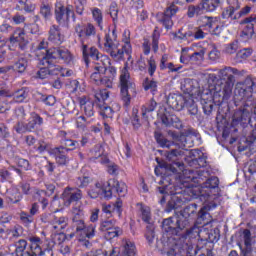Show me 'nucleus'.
Wrapping results in <instances>:
<instances>
[{"mask_svg": "<svg viewBox=\"0 0 256 256\" xmlns=\"http://www.w3.org/2000/svg\"><path fill=\"white\" fill-rule=\"evenodd\" d=\"M34 220L35 218L32 217L31 214L24 211L20 212V222H22L24 226L29 227Z\"/></svg>", "mask_w": 256, "mask_h": 256, "instance_id": "e2e57ef3", "label": "nucleus"}, {"mask_svg": "<svg viewBox=\"0 0 256 256\" xmlns=\"http://www.w3.org/2000/svg\"><path fill=\"white\" fill-rule=\"evenodd\" d=\"M137 207H139V211L141 213L142 220L145 223L150 224V221L152 219L150 207L146 206V204H143L142 202H138Z\"/></svg>", "mask_w": 256, "mask_h": 256, "instance_id": "f704fd0d", "label": "nucleus"}, {"mask_svg": "<svg viewBox=\"0 0 256 256\" xmlns=\"http://www.w3.org/2000/svg\"><path fill=\"white\" fill-rule=\"evenodd\" d=\"M191 48L189 47H184L181 50V55H180V63L181 64H189L191 62Z\"/></svg>", "mask_w": 256, "mask_h": 256, "instance_id": "680f3d73", "label": "nucleus"}, {"mask_svg": "<svg viewBox=\"0 0 256 256\" xmlns=\"http://www.w3.org/2000/svg\"><path fill=\"white\" fill-rule=\"evenodd\" d=\"M154 139H156V143L162 148H170L173 145V142L168 141L160 131H154Z\"/></svg>", "mask_w": 256, "mask_h": 256, "instance_id": "79ce46f5", "label": "nucleus"}, {"mask_svg": "<svg viewBox=\"0 0 256 256\" xmlns=\"http://www.w3.org/2000/svg\"><path fill=\"white\" fill-rule=\"evenodd\" d=\"M255 86V82L251 79H246L243 86L240 88L235 89L234 91V105L238 107L240 103L243 105V108H239L238 112L236 113L237 122L245 123L251 122V113L249 105L246 103L247 99L253 94V87Z\"/></svg>", "mask_w": 256, "mask_h": 256, "instance_id": "0eeeda50", "label": "nucleus"}, {"mask_svg": "<svg viewBox=\"0 0 256 256\" xmlns=\"http://www.w3.org/2000/svg\"><path fill=\"white\" fill-rule=\"evenodd\" d=\"M67 88L69 89V91L71 93H76L77 91H82L81 90V84L78 80H72L69 82V84L67 85Z\"/></svg>", "mask_w": 256, "mask_h": 256, "instance_id": "774afa93", "label": "nucleus"}, {"mask_svg": "<svg viewBox=\"0 0 256 256\" xmlns=\"http://www.w3.org/2000/svg\"><path fill=\"white\" fill-rule=\"evenodd\" d=\"M29 92V89L26 87L14 92L13 99L15 103H24V101L29 97Z\"/></svg>", "mask_w": 256, "mask_h": 256, "instance_id": "a19ab883", "label": "nucleus"}, {"mask_svg": "<svg viewBox=\"0 0 256 256\" xmlns=\"http://www.w3.org/2000/svg\"><path fill=\"white\" fill-rule=\"evenodd\" d=\"M81 51L86 67H89L91 60L95 63L111 64V60L108 55L102 54L98 48L94 46L89 47V43L81 44Z\"/></svg>", "mask_w": 256, "mask_h": 256, "instance_id": "f8f14e48", "label": "nucleus"}, {"mask_svg": "<svg viewBox=\"0 0 256 256\" xmlns=\"http://www.w3.org/2000/svg\"><path fill=\"white\" fill-rule=\"evenodd\" d=\"M63 200L66 205L78 203L83 198V192L77 187H66L62 193Z\"/></svg>", "mask_w": 256, "mask_h": 256, "instance_id": "aec40b11", "label": "nucleus"}, {"mask_svg": "<svg viewBox=\"0 0 256 256\" xmlns=\"http://www.w3.org/2000/svg\"><path fill=\"white\" fill-rule=\"evenodd\" d=\"M120 235H123V230L121 229V227L116 226L104 232V239H106V241H112L113 239L120 237Z\"/></svg>", "mask_w": 256, "mask_h": 256, "instance_id": "49530a36", "label": "nucleus"}, {"mask_svg": "<svg viewBox=\"0 0 256 256\" xmlns=\"http://www.w3.org/2000/svg\"><path fill=\"white\" fill-rule=\"evenodd\" d=\"M29 59L26 56H20L18 60L14 63V69L20 73L23 74L28 67Z\"/></svg>", "mask_w": 256, "mask_h": 256, "instance_id": "4c0bfd02", "label": "nucleus"}, {"mask_svg": "<svg viewBox=\"0 0 256 256\" xmlns=\"http://www.w3.org/2000/svg\"><path fill=\"white\" fill-rule=\"evenodd\" d=\"M199 28L211 33V35H220L223 28L220 26L218 17L203 16L198 20Z\"/></svg>", "mask_w": 256, "mask_h": 256, "instance_id": "a211bd4d", "label": "nucleus"}, {"mask_svg": "<svg viewBox=\"0 0 256 256\" xmlns=\"http://www.w3.org/2000/svg\"><path fill=\"white\" fill-rule=\"evenodd\" d=\"M130 30L129 29H125L123 34H122V43H124V45L122 46L121 50L123 51V57H125L126 55H131L132 54V45L130 42Z\"/></svg>", "mask_w": 256, "mask_h": 256, "instance_id": "c756f323", "label": "nucleus"}, {"mask_svg": "<svg viewBox=\"0 0 256 256\" xmlns=\"http://www.w3.org/2000/svg\"><path fill=\"white\" fill-rule=\"evenodd\" d=\"M228 6L222 11V19L238 20L251 13V7L245 6L241 9L239 0H227Z\"/></svg>", "mask_w": 256, "mask_h": 256, "instance_id": "9b49d317", "label": "nucleus"}, {"mask_svg": "<svg viewBox=\"0 0 256 256\" xmlns=\"http://www.w3.org/2000/svg\"><path fill=\"white\" fill-rule=\"evenodd\" d=\"M99 115L103 119H112L114 117V110L112 107L105 104H98Z\"/></svg>", "mask_w": 256, "mask_h": 256, "instance_id": "58836bf2", "label": "nucleus"}, {"mask_svg": "<svg viewBox=\"0 0 256 256\" xmlns=\"http://www.w3.org/2000/svg\"><path fill=\"white\" fill-rule=\"evenodd\" d=\"M44 124V118L37 112H31L24 128L27 132H35Z\"/></svg>", "mask_w": 256, "mask_h": 256, "instance_id": "4be33fe9", "label": "nucleus"}, {"mask_svg": "<svg viewBox=\"0 0 256 256\" xmlns=\"http://www.w3.org/2000/svg\"><path fill=\"white\" fill-rule=\"evenodd\" d=\"M157 70V64H156V60L154 59L153 56H151L148 59V73L151 77L154 76L155 72Z\"/></svg>", "mask_w": 256, "mask_h": 256, "instance_id": "338daca9", "label": "nucleus"}, {"mask_svg": "<svg viewBox=\"0 0 256 256\" xmlns=\"http://www.w3.org/2000/svg\"><path fill=\"white\" fill-rule=\"evenodd\" d=\"M93 182V179L90 176L81 175L75 179V184L78 187L77 189L88 188L89 185Z\"/></svg>", "mask_w": 256, "mask_h": 256, "instance_id": "de8ad7c7", "label": "nucleus"}, {"mask_svg": "<svg viewBox=\"0 0 256 256\" xmlns=\"http://www.w3.org/2000/svg\"><path fill=\"white\" fill-rule=\"evenodd\" d=\"M73 62V55L68 49L61 47H52L45 50V54L42 56L41 64L49 67V74L51 76H61L62 68L61 65L55 63H63L70 65Z\"/></svg>", "mask_w": 256, "mask_h": 256, "instance_id": "20e7f679", "label": "nucleus"}, {"mask_svg": "<svg viewBox=\"0 0 256 256\" xmlns=\"http://www.w3.org/2000/svg\"><path fill=\"white\" fill-rule=\"evenodd\" d=\"M142 86L145 91H150L153 96L158 93V82L153 79L145 78Z\"/></svg>", "mask_w": 256, "mask_h": 256, "instance_id": "e433bc0d", "label": "nucleus"}, {"mask_svg": "<svg viewBox=\"0 0 256 256\" xmlns=\"http://www.w3.org/2000/svg\"><path fill=\"white\" fill-rule=\"evenodd\" d=\"M196 204H189L176 217H169L162 221V230L168 235H179L180 231L189 227L196 216Z\"/></svg>", "mask_w": 256, "mask_h": 256, "instance_id": "39448f33", "label": "nucleus"}, {"mask_svg": "<svg viewBox=\"0 0 256 256\" xmlns=\"http://www.w3.org/2000/svg\"><path fill=\"white\" fill-rule=\"evenodd\" d=\"M179 12V7L175 4H170L164 12L156 14V21L161 24L166 30H171L174 26L173 17Z\"/></svg>", "mask_w": 256, "mask_h": 256, "instance_id": "f3484780", "label": "nucleus"}, {"mask_svg": "<svg viewBox=\"0 0 256 256\" xmlns=\"http://www.w3.org/2000/svg\"><path fill=\"white\" fill-rule=\"evenodd\" d=\"M95 189L102 190L103 196L106 200L112 199L113 196H125L127 186L124 182H120L115 178H111L105 183L95 182Z\"/></svg>", "mask_w": 256, "mask_h": 256, "instance_id": "9d476101", "label": "nucleus"}, {"mask_svg": "<svg viewBox=\"0 0 256 256\" xmlns=\"http://www.w3.org/2000/svg\"><path fill=\"white\" fill-rule=\"evenodd\" d=\"M245 249H242L243 256H253V248L251 247V230L244 229L242 232Z\"/></svg>", "mask_w": 256, "mask_h": 256, "instance_id": "cd10ccee", "label": "nucleus"}, {"mask_svg": "<svg viewBox=\"0 0 256 256\" xmlns=\"http://www.w3.org/2000/svg\"><path fill=\"white\" fill-rule=\"evenodd\" d=\"M103 49L114 61L120 62L123 60V49L120 48L116 27H114L112 31L108 30L105 34Z\"/></svg>", "mask_w": 256, "mask_h": 256, "instance_id": "6e6552de", "label": "nucleus"}, {"mask_svg": "<svg viewBox=\"0 0 256 256\" xmlns=\"http://www.w3.org/2000/svg\"><path fill=\"white\" fill-rule=\"evenodd\" d=\"M174 165L182 172V174L179 175V182L184 188L194 187L191 183H194L195 187H200V189L219 188V178L216 176H212L203 182L204 178H207L209 175L208 171L199 170L195 172L192 169H185V164L181 162H176Z\"/></svg>", "mask_w": 256, "mask_h": 256, "instance_id": "f257e3e1", "label": "nucleus"}, {"mask_svg": "<svg viewBox=\"0 0 256 256\" xmlns=\"http://www.w3.org/2000/svg\"><path fill=\"white\" fill-rule=\"evenodd\" d=\"M117 227V220L115 219H108V220H102L100 222V231L106 233L109 230L114 229Z\"/></svg>", "mask_w": 256, "mask_h": 256, "instance_id": "3c124183", "label": "nucleus"}, {"mask_svg": "<svg viewBox=\"0 0 256 256\" xmlns=\"http://www.w3.org/2000/svg\"><path fill=\"white\" fill-rule=\"evenodd\" d=\"M120 82V98L123 103L124 108H128L131 103V96L128 90L134 89L135 84L130 81V74L127 66H124L121 70V75L119 78Z\"/></svg>", "mask_w": 256, "mask_h": 256, "instance_id": "4468645a", "label": "nucleus"}, {"mask_svg": "<svg viewBox=\"0 0 256 256\" xmlns=\"http://www.w3.org/2000/svg\"><path fill=\"white\" fill-rule=\"evenodd\" d=\"M109 65H111V63L95 62V66L93 68L94 71L92 75H90V80L99 86L103 79L102 75L106 74Z\"/></svg>", "mask_w": 256, "mask_h": 256, "instance_id": "5701e85b", "label": "nucleus"}, {"mask_svg": "<svg viewBox=\"0 0 256 256\" xmlns=\"http://www.w3.org/2000/svg\"><path fill=\"white\" fill-rule=\"evenodd\" d=\"M159 185L156 188L158 191V203L160 205H165L167 201V196H171L170 200H168L165 208V212L170 213L175 209H178L185 202V197L183 196V191H178L176 185L172 184V179L170 176H166L162 178L159 182Z\"/></svg>", "mask_w": 256, "mask_h": 256, "instance_id": "f03ea898", "label": "nucleus"}, {"mask_svg": "<svg viewBox=\"0 0 256 256\" xmlns=\"http://www.w3.org/2000/svg\"><path fill=\"white\" fill-rule=\"evenodd\" d=\"M109 14L112 18L114 26H117V23L119 21V9L117 2H111L109 7Z\"/></svg>", "mask_w": 256, "mask_h": 256, "instance_id": "603ef678", "label": "nucleus"}, {"mask_svg": "<svg viewBox=\"0 0 256 256\" xmlns=\"http://www.w3.org/2000/svg\"><path fill=\"white\" fill-rule=\"evenodd\" d=\"M239 74V70L237 68H231L230 66L226 68H222L219 70L218 77H220V82H218L214 86H210L211 88L220 87V93L225 95V98H230L232 95V90L234 86L235 77L234 75Z\"/></svg>", "mask_w": 256, "mask_h": 256, "instance_id": "1a4fd4ad", "label": "nucleus"}, {"mask_svg": "<svg viewBox=\"0 0 256 256\" xmlns=\"http://www.w3.org/2000/svg\"><path fill=\"white\" fill-rule=\"evenodd\" d=\"M221 92V88H210L201 95V103L205 115L210 116L214 108L218 109V115H227L230 112L229 99Z\"/></svg>", "mask_w": 256, "mask_h": 256, "instance_id": "7ed1b4c3", "label": "nucleus"}, {"mask_svg": "<svg viewBox=\"0 0 256 256\" xmlns=\"http://www.w3.org/2000/svg\"><path fill=\"white\" fill-rule=\"evenodd\" d=\"M69 149L65 147H57L53 149V154L56 160V163L59 166H68L70 163V158L68 156Z\"/></svg>", "mask_w": 256, "mask_h": 256, "instance_id": "b1692460", "label": "nucleus"}, {"mask_svg": "<svg viewBox=\"0 0 256 256\" xmlns=\"http://www.w3.org/2000/svg\"><path fill=\"white\" fill-rule=\"evenodd\" d=\"M208 211L209 209L206 206L199 211L197 215L198 217L197 219L199 223H203L204 225H207L212 222V216L208 213Z\"/></svg>", "mask_w": 256, "mask_h": 256, "instance_id": "37998d69", "label": "nucleus"}, {"mask_svg": "<svg viewBox=\"0 0 256 256\" xmlns=\"http://www.w3.org/2000/svg\"><path fill=\"white\" fill-rule=\"evenodd\" d=\"M123 202L121 200H117L114 204H102V213L106 214L108 217H112L116 212L119 217H121V213L123 212Z\"/></svg>", "mask_w": 256, "mask_h": 256, "instance_id": "a878e982", "label": "nucleus"}, {"mask_svg": "<svg viewBox=\"0 0 256 256\" xmlns=\"http://www.w3.org/2000/svg\"><path fill=\"white\" fill-rule=\"evenodd\" d=\"M208 237L206 238V241L211 244L218 243L220 239V233L218 229H212L207 233Z\"/></svg>", "mask_w": 256, "mask_h": 256, "instance_id": "bf43d9fd", "label": "nucleus"}, {"mask_svg": "<svg viewBox=\"0 0 256 256\" xmlns=\"http://www.w3.org/2000/svg\"><path fill=\"white\" fill-rule=\"evenodd\" d=\"M27 246L28 242L25 239H20L15 244V251L11 253V256H27Z\"/></svg>", "mask_w": 256, "mask_h": 256, "instance_id": "72a5a7b5", "label": "nucleus"}, {"mask_svg": "<svg viewBox=\"0 0 256 256\" xmlns=\"http://www.w3.org/2000/svg\"><path fill=\"white\" fill-rule=\"evenodd\" d=\"M110 97V91L107 89H100L98 91H95L94 98L97 102V105H103L105 104V101L108 100Z\"/></svg>", "mask_w": 256, "mask_h": 256, "instance_id": "ea45409f", "label": "nucleus"}, {"mask_svg": "<svg viewBox=\"0 0 256 256\" xmlns=\"http://www.w3.org/2000/svg\"><path fill=\"white\" fill-rule=\"evenodd\" d=\"M122 255H124V256H135L136 255L135 244L131 241H126V243L124 245Z\"/></svg>", "mask_w": 256, "mask_h": 256, "instance_id": "6e6d98bb", "label": "nucleus"}, {"mask_svg": "<svg viewBox=\"0 0 256 256\" xmlns=\"http://www.w3.org/2000/svg\"><path fill=\"white\" fill-rule=\"evenodd\" d=\"M104 149L100 144L95 145L92 150H90V161H95L96 159H99L98 162L101 164H109L110 159L106 156H103Z\"/></svg>", "mask_w": 256, "mask_h": 256, "instance_id": "bb28decb", "label": "nucleus"}, {"mask_svg": "<svg viewBox=\"0 0 256 256\" xmlns=\"http://www.w3.org/2000/svg\"><path fill=\"white\" fill-rule=\"evenodd\" d=\"M242 24H246L245 28L242 30V35L244 37H253V35H255V26L253 23L245 22V20H243Z\"/></svg>", "mask_w": 256, "mask_h": 256, "instance_id": "4d7b16f0", "label": "nucleus"}, {"mask_svg": "<svg viewBox=\"0 0 256 256\" xmlns=\"http://www.w3.org/2000/svg\"><path fill=\"white\" fill-rule=\"evenodd\" d=\"M202 231L199 227L193 226L190 229H187L185 232V237L188 239H196V237H200Z\"/></svg>", "mask_w": 256, "mask_h": 256, "instance_id": "0e129e2a", "label": "nucleus"}, {"mask_svg": "<svg viewBox=\"0 0 256 256\" xmlns=\"http://www.w3.org/2000/svg\"><path fill=\"white\" fill-rule=\"evenodd\" d=\"M10 43L12 46L18 47L20 52H26L28 50L29 40L24 28H16L10 37Z\"/></svg>", "mask_w": 256, "mask_h": 256, "instance_id": "6ab92c4d", "label": "nucleus"}, {"mask_svg": "<svg viewBox=\"0 0 256 256\" xmlns=\"http://www.w3.org/2000/svg\"><path fill=\"white\" fill-rule=\"evenodd\" d=\"M138 114H139V110L137 108H133L130 121L135 131H138L142 127V123Z\"/></svg>", "mask_w": 256, "mask_h": 256, "instance_id": "8fccbe9b", "label": "nucleus"}, {"mask_svg": "<svg viewBox=\"0 0 256 256\" xmlns=\"http://www.w3.org/2000/svg\"><path fill=\"white\" fill-rule=\"evenodd\" d=\"M92 19L100 31L104 30V16L102 10L99 8L92 9Z\"/></svg>", "mask_w": 256, "mask_h": 256, "instance_id": "2f4dec72", "label": "nucleus"}, {"mask_svg": "<svg viewBox=\"0 0 256 256\" xmlns=\"http://www.w3.org/2000/svg\"><path fill=\"white\" fill-rule=\"evenodd\" d=\"M62 144L65 145L64 148H67L69 150V152L80 146L78 141H73L69 138H64Z\"/></svg>", "mask_w": 256, "mask_h": 256, "instance_id": "69168bd1", "label": "nucleus"}, {"mask_svg": "<svg viewBox=\"0 0 256 256\" xmlns=\"http://www.w3.org/2000/svg\"><path fill=\"white\" fill-rule=\"evenodd\" d=\"M160 120L166 127H177V124L180 123V119L176 115H167L165 113L160 115Z\"/></svg>", "mask_w": 256, "mask_h": 256, "instance_id": "473e14b6", "label": "nucleus"}, {"mask_svg": "<svg viewBox=\"0 0 256 256\" xmlns=\"http://www.w3.org/2000/svg\"><path fill=\"white\" fill-rule=\"evenodd\" d=\"M79 105L81 112L86 116V118H92L95 114L94 102L88 99L86 96L79 98Z\"/></svg>", "mask_w": 256, "mask_h": 256, "instance_id": "393cba45", "label": "nucleus"}, {"mask_svg": "<svg viewBox=\"0 0 256 256\" xmlns=\"http://www.w3.org/2000/svg\"><path fill=\"white\" fill-rule=\"evenodd\" d=\"M72 227L74 232L70 237H76L79 245L84 249H91L93 244L90 239H94L96 235V226L93 224L87 225L83 213L79 211L72 219Z\"/></svg>", "mask_w": 256, "mask_h": 256, "instance_id": "423d86ee", "label": "nucleus"}, {"mask_svg": "<svg viewBox=\"0 0 256 256\" xmlns=\"http://www.w3.org/2000/svg\"><path fill=\"white\" fill-rule=\"evenodd\" d=\"M65 41V36L59 25H52L48 31V43L52 46L59 47Z\"/></svg>", "mask_w": 256, "mask_h": 256, "instance_id": "412c9836", "label": "nucleus"}, {"mask_svg": "<svg viewBox=\"0 0 256 256\" xmlns=\"http://www.w3.org/2000/svg\"><path fill=\"white\" fill-rule=\"evenodd\" d=\"M91 124V120L89 119V117L85 116V115H81L77 118L76 120V125L78 129L81 130H85L87 128L88 125Z\"/></svg>", "mask_w": 256, "mask_h": 256, "instance_id": "13d9d810", "label": "nucleus"}, {"mask_svg": "<svg viewBox=\"0 0 256 256\" xmlns=\"http://www.w3.org/2000/svg\"><path fill=\"white\" fill-rule=\"evenodd\" d=\"M54 222L52 223V228L58 235H61L64 229L68 226V218L67 217H55Z\"/></svg>", "mask_w": 256, "mask_h": 256, "instance_id": "7c9ffc66", "label": "nucleus"}, {"mask_svg": "<svg viewBox=\"0 0 256 256\" xmlns=\"http://www.w3.org/2000/svg\"><path fill=\"white\" fill-rule=\"evenodd\" d=\"M75 35L80 45L90 44L97 35V28L92 23H78L75 26Z\"/></svg>", "mask_w": 256, "mask_h": 256, "instance_id": "dca6fc26", "label": "nucleus"}, {"mask_svg": "<svg viewBox=\"0 0 256 256\" xmlns=\"http://www.w3.org/2000/svg\"><path fill=\"white\" fill-rule=\"evenodd\" d=\"M7 199L12 204H18L22 201L23 195L18 189H12L7 193Z\"/></svg>", "mask_w": 256, "mask_h": 256, "instance_id": "09e8293b", "label": "nucleus"}, {"mask_svg": "<svg viewBox=\"0 0 256 256\" xmlns=\"http://www.w3.org/2000/svg\"><path fill=\"white\" fill-rule=\"evenodd\" d=\"M252 54H253V49L251 48L241 49L236 53L235 60L237 63H243L248 58H250Z\"/></svg>", "mask_w": 256, "mask_h": 256, "instance_id": "a18cd8bd", "label": "nucleus"}, {"mask_svg": "<svg viewBox=\"0 0 256 256\" xmlns=\"http://www.w3.org/2000/svg\"><path fill=\"white\" fill-rule=\"evenodd\" d=\"M205 49H201L200 51L191 53L190 63L191 64H201L204 60Z\"/></svg>", "mask_w": 256, "mask_h": 256, "instance_id": "864d4df0", "label": "nucleus"}, {"mask_svg": "<svg viewBox=\"0 0 256 256\" xmlns=\"http://www.w3.org/2000/svg\"><path fill=\"white\" fill-rule=\"evenodd\" d=\"M167 103L175 111H182L185 105L184 97L181 95L168 97Z\"/></svg>", "mask_w": 256, "mask_h": 256, "instance_id": "c85d7f7f", "label": "nucleus"}, {"mask_svg": "<svg viewBox=\"0 0 256 256\" xmlns=\"http://www.w3.org/2000/svg\"><path fill=\"white\" fill-rule=\"evenodd\" d=\"M157 102L154 98H152L150 101H148L146 104H144L141 107L142 117L144 119H148V114L153 113L157 108Z\"/></svg>", "mask_w": 256, "mask_h": 256, "instance_id": "c9c22d12", "label": "nucleus"}, {"mask_svg": "<svg viewBox=\"0 0 256 256\" xmlns=\"http://www.w3.org/2000/svg\"><path fill=\"white\" fill-rule=\"evenodd\" d=\"M70 17H72L73 22H76L74 7L72 4H67L65 7L64 4H61V2H57L55 5L56 22L62 27H68L70 23Z\"/></svg>", "mask_w": 256, "mask_h": 256, "instance_id": "2eb2a0df", "label": "nucleus"}, {"mask_svg": "<svg viewBox=\"0 0 256 256\" xmlns=\"http://www.w3.org/2000/svg\"><path fill=\"white\" fill-rule=\"evenodd\" d=\"M28 242L29 251H26V256H54L53 248L45 245L40 237L30 236Z\"/></svg>", "mask_w": 256, "mask_h": 256, "instance_id": "ddd939ff", "label": "nucleus"}, {"mask_svg": "<svg viewBox=\"0 0 256 256\" xmlns=\"http://www.w3.org/2000/svg\"><path fill=\"white\" fill-rule=\"evenodd\" d=\"M40 101L46 107H54L55 103H57V98L54 95H41Z\"/></svg>", "mask_w": 256, "mask_h": 256, "instance_id": "052dcab7", "label": "nucleus"}, {"mask_svg": "<svg viewBox=\"0 0 256 256\" xmlns=\"http://www.w3.org/2000/svg\"><path fill=\"white\" fill-rule=\"evenodd\" d=\"M208 211L209 209L206 206L199 211L197 215L198 217L197 219L199 223H203L204 225H207L212 222V216L208 213Z\"/></svg>", "mask_w": 256, "mask_h": 256, "instance_id": "c03bdc74", "label": "nucleus"}, {"mask_svg": "<svg viewBox=\"0 0 256 256\" xmlns=\"http://www.w3.org/2000/svg\"><path fill=\"white\" fill-rule=\"evenodd\" d=\"M40 15L45 19L49 20L52 17V6L51 4H41Z\"/></svg>", "mask_w": 256, "mask_h": 256, "instance_id": "5fc2aeb1", "label": "nucleus"}]
</instances>
